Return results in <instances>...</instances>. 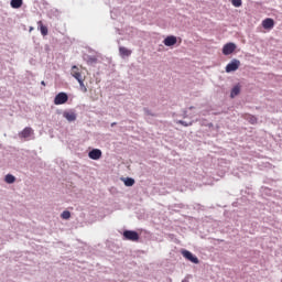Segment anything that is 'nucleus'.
<instances>
[{"label": "nucleus", "instance_id": "nucleus-1", "mask_svg": "<svg viewBox=\"0 0 282 282\" xmlns=\"http://www.w3.org/2000/svg\"><path fill=\"white\" fill-rule=\"evenodd\" d=\"M123 239L124 241H140V235L133 230H124Z\"/></svg>", "mask_w": 282, "mask_h": 282}, {"label": "nucleus", "instance_id": "nucleus-2", "mask_svg": "<svg viewBox=\"0 0 282 282\" xmlns=\"http://www.w3.org/2000/svg\"><path fill=\"white\" fill-rule=\"evenodd\" d=\"M70 75L73 76V78H75V80H77V83H79L80 80H85V75H83V70H80V68L76 65H74L70 69Z\"/></svg>", "mask_w": 282, "mask_h": 282}, {"label": "nucleus", "instance_id": "nucleus-3", "mask_svg": "<svg viewBox=\"0 0 282 282\" xmlns=\"http://www.w3.org/2000/svg\"><path fill=\"white\" fill-rule=\"evenodd\" d=\"M241 67V62L239 59H232L229 64L226 66L227 74H230V72H237Z\"/></svg>", "mask_w": 282, "mask_h": 282}, {"label": "nucleus", "instance_id": "nucleus-4", "mask_svg": "<svg viewBox=\"0 0 282 282\" xmlns=\"http://www.w3.org/2000/svg\"><path fill=\"white\" fill-rule=\"evenodd\" d=\"M69 100L66 93H58L54 98V105H65Z\"/></svg>", "mask_w": 282, "mask_h": 282}, {"label": "nucleus", "instance_id": "nucleus-5", "mask_svg": "<svg viewBox=\"0 0 282 282\" xmlns=\"http://www.w3.org/2000/svg\"><path fill=\"white\" fill-rule=\"evenodd\" d=\"M236 50L237 45H235V43H227L223 47V54L225 56H230V54H232V52H235Z\"/></svg>", "mask_w": 282, "mask_h": 282}, {"label": "nucleus", "instance_id": "nucleus-6", "mask_svg": "<svg viewBox=\"0 0 282 282\" xmlns=\"http://www.w3.org/2000/svg\"><path fill=\"white\" fill-rule=\"evenodd\" d=\"M182 256L187 259V261H191L192 263H199V259L195 257L191 251L188 250H183Z\"/></svg>", "mask_w": 282, "mask_h": 282}, {"label": "nucleus", "instance_id": "nucleus-7", "mask_svg": "<svg viewBox=\"0 0 282 282\" xmlns=\"http://www.w3.org/2000/svg\"><path fill=\"white\" fill-rule=\"evenodd\" d=\"M163 43L166 47H173L177 43V37L175 35H169L164 39Z\"/></svg>", "mask_w": 282, "mask_h": 282}, {"label": "nucleus", "instance_id": "nucleus-8", "mask_svg": "<svg viewBox=\"0 0 282 282\" xmlns=\"http://www.w3.org/2000/svg\"><path fill=\"white\" fill-rule=\"evenodd\" d=\"M90 160H100L102 158V151L100 149H94L88 153Z\"/></svg>", "mask_w": 282, "mask_h": 282}, {"label": "nucleus", "instance_id": "nucleus-9", "mask_svg": "<svg viewBox=\"0 0 282 282\" xmlns=\"http://www.w3.org/2000/svg\"><path fill=\"white\" fill-rule=\"evenodd\" d=\"M63 118H66L68 122L76 121V112L74 110H66L63 112Z\"/></svg>", "mask_w": 282, "mask_h": 282}, {"label": "nucleus", "instance_id": "nucleus-10", "mask_svg": "<svg viewBox=\"0 0 282 282\" xmlns=\"http://www.w3.org/2000/svg\"><path fill=\"white\" fill-rule=\"evenodd\" d=\"M31 135H34V130L30 127L24 128L20 133L19 138H30Z\"/></svg>", "mask_w": 282, "mask_h": 282}, {"label": "nucleus", "instance_id": "nucleus-11", "mask_svg": "<svg viewBox=\"0 0 282 282\" xmlns=\"http://www.w3.org/2000/svg\"><path fill=\"white\" fill-rule=\"evenodd\" d=\"M262 28L264 30H272L274 28V20L272 18H267L262 21Z\"/></svg>", "mask_w": 282, "mask_h": 282}, {"label": "nucleus", "instance_id": "nucleus-12", "mask_svg": "<svg viewBox=\"0 0 282 282\" xmlns=\"http://www.w3.org/2000/svg\"><path fill=\"white\" fill-rule=\"evenodd\" d=\"M133 52L124 46L119 47V54L121 58H124L127 56H131Z\"/></svg>", "mask_w": 282, "mask_h": 282}, {"label": "nucleus", "instance_id": "nucleus-13", "mask_svg": "<svg viewBox=\"0 0 282 282\" xmlns=\"http://www.w3.org/2000/svg\"><path fill=\"white\" fill-rule=\"evenodd\" d=\"M37 25H39L42 36H47L48 30H47V26L43 25V21H39Z\"/></svg>", "mask_w": 282, "mask_h": 282}, {"label": "nucleus", "instance_id": "nucleus-14", "mask_svg": "<svg viewBox=\"0 0 282 282\" xmlns=\"http://www.w3.org/2000/svg\"><path fill=\"white\" fill-rule=\"evenodd\" d=\"M10 6L13 10H19L23 6V0H11Z\"/></svg>", "mask_w": 282, "mask_h": 282}, {"label": "nucleus", "instance_id": "nucleus-15", "mask_svg": "<svg viewBox=\"0 0 282 282\" xmlns=\"http://www.w3.org/2000/svg\"><path fill=\"white\" fill-rule=\"evenodd\" d=\"M238 94H241V86L236 85L230 93V98H236Z\"/></svg>", "mask_w": 282, "mask_h": 282}, {"label": "nucleus", "instance_id": "nucleus-16", "mask_svg": "<svg viewBox=\"0 0 282 282\" xmlns=\"http://www.w3.org/2000/svg\"><path fill=\"white\" fill-rule=\"evenodd\" d=\"M4 182L7 184H14L17 182V177H14V175L12 174H7L4 177Z\"/></svg>", "mask_w": 282, "mask_h": 282}, {"label": "nucleus", "instance_id": "nucleus-17", "mask_svg": "<svg viewBox=\"0 0 282 282\" xmlns=\"http://www.w3.org/2000/svg\"><path fill=\"white\" fill-rule=\"evenodd\" d=\"M124 186H133L135 184V180L131 177L123 178Z\"/></svg>", "mask_w": 282, "mask_h": 282}, {"label": "nucleus", "instance_id": "nucleus-18", "mask_svg": "<svg viewBox=\"0 0 282 282\" xmlns=\"http://www.w3.org/2000/svg\"><path fill=\"white\" fill-rule=\"evenodd\" d=\"M79 87L84 94H87V86H85V79L78 82Z\"/></svg>", "mask_w": 282, "mask_h": 282}, {"label": "nucleus", "instance_id": "nucleus-19", "mask_svg": "<svg viewBox=\"0 0 282 282\" xmlns=\"http://www.w3.org/2000/svg\"><path fill=\"white\" fill-rule=\"evenodd\" d=\"M62 219H69V217H72V213H69V210H64L61 214Z\"/></svg>", "mask_w": 282, "mask_h": 282}, {"label": "nucleus", "instance_id": "nucleus-20", "mask_svg": "<svg viewBox=\"0 0 282 282\" xmlns=\"http://www.w3.org/2000/svg\"><path fill=\"white\" fill-rule=\"evenodd\" d=\"M231 3L235 8H241V6H242L241 0H231Z\"/></svg>", "mask_w": 282, "mask_h": 282}, {"label": "nucleus", "instance_id": "nucleus-21", "mask_svg": "<svg viewBox=\"0 0 282 282\" xmlns=\"http://www.w3.org/2000/svg\"><path fill=\"white\" fill-rule=\"evenodd\" d=\"M178 124H182L183 127H188V123H186L185 121H182V120L178 121Z\"/></svg>", "mask_w": 282, "mask_h": 282}, {"label": "nucleus", "instance_id": "nucleus-22", "mask_svg": "<svg viewBox=\"0 0 282 282\" xmlns=\"http://www.w3.org/2000/svg\"><path fill=\"white\" fill-rule=\"evenodd\" d=\"M254 122H257V118L252 117L251 118V124H254Z\"/></svg>", "mask_w": 282, "mask_h": 282}, {"label": "nucleus", "instance_id": "nucleus-23", "mask_svg": "<svg viewBox=\"0 0 282 282\" xmlns=\"http://www.w3.org/2000/svg\"><path fill=\"white\" fill-rule=\"evenodd\" d=\"M41 85H43V87H45V82L42 80V82H41Z\"/></svg>", "mask_w": 282, "mask_h": 282}]
</instances>
